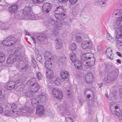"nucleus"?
<instances>
[{
    "label": "nucleus",
    "instance_id": "f257e3e1",
    "mask_svg": "<svg viewBox=\"0 0 122 122\" xmlns=\"http://www.w3.org/2000/svg\"><path fill=\"white\" fill-rule=\"evenodd\" d=\"M15 54L10 55L7 58L6 61L7 63L8 64H10L15 62L16 60L18 62L17 63V67L18 70L20 71H25L28 68L27 64L22 61L19 62L22 59V55L23 52H21V50L20 49L15 50Z\"/></svg>",
    "mask_w": 122,
    "mask_h": 122
},
{
    "label": "nucleus",
    "instance_id": "f03ea898",
    "mask_svg": "<svg viewBox=\"0 0 122 122\" xmlns=\"http://www.w3.org/2000/svg\"><path fill=\"white\" fill-rule=\"evenodd\" d=\"M81 59L83 64L88 68L93 66L95 63V59L93 54L86 53L81 56Z\"/></svg>",
    "mask_w": 122,
    "mask_h": 122
},
{
    "label": "nucleus",
    "instance_id": "7ed1b4c3",
    "mask_svg": "<svg viewBox=\"0 0 122 122\" xmlns=\"http://www.w3.org/2000/svg\"><path fill=\"white\" fill-rule=\"evenodd\" d=\"M110 110L112 114L116 118L118 119L122 122V113L121 111L118 106L116 105L115 103H111L109 105Z\"/></svg>",
    "mask_w": 122,
    "mask_h": 122
},
{
    "label": "nucleus",
    "instance_id": "20e7f679",
    "mask_svg": "<svg viewBox=\"0 0 122 122\" xmlns=\"http://www.w3.org/2000/svg\"><path fill=\"white\" fill-rule=\"evenodd\" d=\"M32 9L30 6L25 7L23 11V13L27 19L36 20L41 18L40 15H34L32 14Z\"/></svg>",
    "mask_w": 122,
    "mask_h": 122
},
{
    "label": "nucleus",
    "instance_id": "39448f33",
    "mask_svg": "<svg viewBox=\"0 0 122 122\" xmlns=\"http://www.w3.org/2000/svg\"><path fill=\"white\" fill-rule=\"evenodd\" d=\"M18 87L20 88L19 90L20 91H22L24 87V86L22 84V82H18L17 80V82L14 81H10L7 83L5 86V88L9 90L15 89Z\"/></svg>",
    "mask_w": 122,
    "mask_h": 122
},
{
    "label": "nucleus",
    "instance_id": "423d86ee",
    "mask_svg": "<svg viewBox=\"0 0 122 122\" xmlns=\"http://www.w3.org/2000/svg\"><path fill=\"white\" fill-rule=\"evenodd\" d=\"M119 74L118 70L115 69L110 72L107 77L103 79V81L105 84H109L112 81H114L116 80Z\"/></svg>",
    "mask_w": 122,
    "mask_h": 122
},
{
    "label": "nucleus",
    "instance_id": "0eeeda50",
    "mask_svg": "<svg viewBox=\"0 0 122 122\" xmlns=\"http://www.w3.org/2000/svg\"><path fill=\"white\" fill-rule=\"evenodd\" d=\"M47 99V96L46 94L41 93L36 96L34 98L31 99V103L33 105L37 103L42 104L46 102Z\"/></svg>",
    "mask_w": 122,
    "mask_h": 122
},
{
    "label": "nucleus",
    "instance_id": "6e6552de",
    "mask_svg": "<svg viewBox=\"0 0 122 122\" xmlns=\"http://www.w3.org/2000/svg\"><path fill=\"white\" fill-rule=\"evenodd\" d=\"M57 109L60 113L62 115H69L71 112L69 107L65 104H61L58 106Z\"/></svg>",
    "mask_w": 122,
    "mask_h": 122
},
{
    "label": "nucleus",
    "instance_id": "1a4fd4ad",
    "mask_svg": "<svg viewBox=\"0 0 122 122\" xmlns=\"http://www.w3.org/2000/svg\"><path fill=\"white\" fill-rule=\"evenodd\" d=\"M17 39L12 36H10L4 39L2 41V44L4 45L8 46L13 45L17 42Z\"/></svg>",
    "mask_w": 122,
    "mask_h": 122
},
{
    "label": "nucleus",
    "instance_id": "9d476101",
    "mask_svg": "<svg viewBox=\"0 0 122 122\" xmlns=\"http://www.w3.org/2000/svg\"><path fill=\"white\" fill-rule=\"evenodd\" d=\"M64 7L63 6H59L56 7L55 11V17L58 20H60L63 18L62 16H64L65 14L63 13L64 12Z\"/></svg>",
    "mask_w": 122,
    "mask_h": 122
},
{
    "label": "nucleus",
    "instance_id": "9b49d317",
    "mask_svg": "<svg viewBox=\"0 0 122 122\" xmlns=\"http://www.w3.org/2000/svg\"><path fill=\"white\" fill-rule=\"evenodd\" d=\"M53 96L58 99L62 98L63 94L61 90L59 89L53 88L51 90Z\"/></svg>",
    "mask_w": 122,
    "mask_h": 122
},
{
    "label": "nucleus",
    "instance_id": "f8f14e48",
    "mask_svg": "<svg viewBox=\"0 0 122 122\" xmlns=\"http://www.w3.org/2000/svg\"><path fill=\"white\" fill-rule=\"evenodd\" d=\"M52 5L50 3H45L43 6L42 12L44 14L48 13L51 10Z\"/></svg>",
    "mask_w": 122,
    "mask_h": 122
},
{
    "label": "nucleus",
    "instance_id": "ddd939ff",
    "mask_svg": "<svg viewBox=\"0 0 122 122\" xmlns=\"http://www.w3.org/2000/svg\"><path fill=\"white\" fill-rule=\"evenodd\" d=\"M93 45V43L90 41H84L81 44L82 47L84 49H90L92 47Z\"/></svg>",
    "mask_w": 122,
    "mask_h": 122
},
{
    "label": "nucleus",
    "instance_id": "4468645a",
    "mask_svg": "<svg viewBox=\"0 0 122 122\" xmlns=\"http://www.w3.org/2000/svg\"><path fill=\"white\" fill-rule=\"evenodd\" d=\"M62 26L61 24L60 23H58L55 25L53 31L52 32V35L53 36H56L59 34L58 31L61 29Z\"/></svg>",
    "mask_w": 122,
    "mask_h": 122
},
{
    "label": "nucleus",
    "instance_id": "2eb2a0df",
    "mask_svg": "<svg viewBox=\"0 0 122 122\" xmlns=\"http://www.w3.org/2000/svg\"><path fill=\"white\" fill-rule=\"evenodd\" d=\"M85 77V81L86 83L89 84L92 83L94 78L92 73H88L86 74Z\"/></svg>",
    "mask_w": 122,
    "mask_h": 122
},
{
    "label": "nucleus",
    "instance_id": "dca6fc26",
    "mask_svg": "<svg viewBox=\"0 0 122 122\" xmlns=\"http://www.w3.org/2000/svg\"><path fill=\"white\" fill-rule=\"evenodd\" d=\"M44 111V107L42 105H38L36 107V113L39 115H42Z\"/></svg>",
    "mask_w": 122,
    "mask_h": 122
},
{
    "label": "nucleus",
    "instance_id": "f3484780",
    "mask_svg": "<svg viewBox=\"0 0 122 122\" xmlns=\"http://www.w3.org/2000/svg\"><path fill=\"white\" fill-rule=\"evenodd\" d=\"M40 86L37 82L32 84L30 86V90L32 92H37L40 88Z\"/></svg>",
    "mask_w": 122,
    "mask_h": 122
},
{
    "label": "nucleus",
    "instance_id": "a211bd4d",
    "mask_svg": "<svg viewBox=\"0 0 122 122\" xmlns=\"http://www.w3.org/2000/svg\"><path fill=\"white\" fill-rule=\"evenodd\" d=\"M106 54L107 58L112 60L113 58V54L112 50L110 48H107L106 51Z\"/></svg>",
    "mask_w": 122,
    "mask_h": 122
},
{
    "label": "nucleus",
    "instance_id": "6ab92c4d",
    "mask_svg": "<svg viewBox=\"0 0 122 122\" xmlns=\"http://www.w3.org/2000/svg\"><path fill=\"white\" fill-rule=\"evenodd\" d=\"M18 8V5L16 4H14L9 7L8 10L9 12L11 13H15L17 12Z\"/></svg>",
    "mask_w": 122,
    "mask_h": 122
},
{
    "label": "nucleus",
    "instance_id": "aec40b11",
    "mask_svg": "<svg viewBox=\"0 0 122 122\" xmlns=\"http://www.w3.org/2000/svg\"><path fill=\"white\" fill-rule=\"evenodd\" d=\"M56 45L55 48L56 49H59L61 48L62 46V41L60 38L56 39Z\"/></svg>",
    "mask_w": 122,
    "mask_h": 122
},
{
    "label": "nucleus",
    "instance_id": "412c9836",
    "mask_svg": "<svg viewBox=\"0 0 122 122\" xmlns=\"http://www.w3.org/2000/svg\"><path fill=\"white\" fill-rule=\"evenodd\" d=\"M44 56L46 61L52 60V55L48 51H46L44 54Z\"/></svg>",
    "mask_w": 122,
    "mask_h": 122
},
{
    "label": "nucleus",
    "instance_id": "4be33fe9",
    "mask_svg": "<svg viewBox=\"0 0 122 122\" xmlns=\"http://www.w3.org/2000/svg\"><path fill=\"white\" fill-rule=\"evenodd\" d=\"M37 38L39 41H45L48 38V37L46 34H42L37 37Z\"/></svg>",
    "mask_w": 122,
    "mask_h": 122
},
{
    "label": "nucleus",
    "instance_id": "5701e85b",
    "mask_svg": "<svg viewBox=\"0 0 122 122\" xmlns=\"http://www.w3.org/2000/svg\"><path fill=\"white\" fill-rule=\"evenodd\" d=\"M69 75V72L65 70H62L60 73L61 77L62 79H63L67 78Z\"/></svg>",
    "mask_w": 122,
    "mask_h": 122
},
{
    "label": "nucleus",
    "instance_id": "b1692460",
    "mask_svg": "<svg viewBox=\"0 0 122 122\" xmlns=\"http://www.w3.org/2000/svg\"><path fill=\"white\" fill-rule=\"evenodd\" d=\"M54 73L53 71L51 69H48L46 72V77L48 79H50L54 76Z\"/></svg>",
    "mask_w": 122,
    "mask_h": 122
},
{
    "label": "nucleus",
    "instance_id": "393cba45",
    "mask_svg": "<svg viewBox=\"0 0 122 122\" xmlns=\"http://www.w3.org/2000/svg\"><path fill=\"white\" fill-rule=\"evenodd\" d=\"M119 16L116 21V22L117 25L119 27H122V16Z\"/></svg>",
    "mask_w": 122,
    "mask_h": 122
},
{
    "label": "nucleus",
    "instance_id": "a878e982",
    "mask_svg": "<svg viewBox=\"0 0 122 122\" xmlns=\"http://www.w3.org/2000/svg\"><path fill=\"white\" fill-rule=\"evenodd\" d=\"M51 61H46L45 63V66L46 68L48 69H51L52 67V64Z\"/></svg>",
    "mask_w": 122,
    "mask_h": 122
},
{
    "label": "nucleus",
    "instance_id": "bb28decb",
    "mask_svg": "<svg viewBox=\"0 0 122 122\" xmlns=\"http://www.w3.org/2000/svg\"><path fill=\"white\" fill-rule=\"evenodd\" d=\"M74 65L75 67L77 69H81L82 68L81 62L79 61L76 60L75 61Z\"/></svg>",
    "mask_w": 122,
    "mask_h": 122
},
{
    "label": "nucleus",
    "instance_id": "cd10ccee",
    "mask_svg": "<svg viewBox=\"0 0 122 122\" xmlns=\"http://www.w3.org/2000/svg\"><path fill=\"white\" fill-rule=\"evenodd\" d=\"M55 23V21L52 18H49L46 22L47 25L50 26H52L53 25H54Z\"/></svg>",
    "mask_w": 122,
    "mask_h": 122
},
{
    "label": "nucleus",
    "instance_id": "c85d7f7f",
    "mask_svg": "<svg viewBox=\"0 0 122 122\" xmlns=\"http://www.w3.org/2000/svg\"><path fill=\"white\" fill-rule=\"evenodd\" d=\"M32 110L31 108L29 107H26L24 108H22V112L27 113L31 112Z\"/></svg>",
    "mask_w": 122,
    "mask_h": 122
},
{
    "label": "nucleus",
    "instance_id": "c756f323",
    "mask_svg": "<svg viewBox=\"0 0 122 122\" xmlns=\"http://www.w3.org/2000/svg\"><path fill=\"white\" fill-rule=\"evenodd\" d=\"M70 58L72 61H75L76 60V57L75 54L73 52L71 53L70 55Z\"/></svg>",
    "mask_w": 122,
    "mask_h": 122
},
{
    "label": "nucleus",
    "instance_id": "7c9ffc66",
    "mask_svg": "<svg viewBox=\"0 0 122 122\" xmlns=\"http://www.w3.org/2000/svg\"><path fill=\"white\" fill-rule=\"evenodd\" d=\"M66 59L65 56L63 55L59 57V61L60 62L63 64L65 63L66 61Z\"/></svg>",
    "mask_w": 122,
    "mask_h": 122
},
{
    "label": "nucleus",
    "instance_id": "2f4dec72",
    "mask_svg": "<svg viewBox=\"0 0 122 122\" xmlns=\"http://www.w3.org/2000/svg\"><path fill=\"white\" fill-rule=\"evenodd\" d=\"M96 1L97 4L101 5L106 4L107 0H96Z\"/></svg>",
    "mask_w": 122,
    "mask_h": 122
},
{
    "label": "nucleus",
    "instance_id": "473e14b6",
    "mask_svg": "<svg viewBox=\"0 0 122 122\" xmlns=\"http://www.w3.org/2000/svg\"><path fill=\"white\" fill-rule=\"evenodd\" d=\"M113 15L117 16L118 15L120 16H122V10H116L113 12Z\"/></svg>",
    "mask_w": 122,
    "mask_h": 122
},
{
    "label": "nucleus",
    "instance_id": "72a5a7b5",
    "mask_svg": "<svg viewBox=\"0 0 122 122\" xmlns=\"http://www.w3.org/2000/svg\"><path fill=\"white\" fill-rule=\"evenodd\" d=\"M12 112L14 113L13 115H20V114L22 113V108L21 109L19 108L17 109L16 111L14 110L12 111Z\"/></svg>",
    "mask_w": 122,
    "mask_h": 122
},
{
    "label": "nucleus",
    "instance_id": "f704fd0d",
    "mask_svg": "<svg viewBox=\"0 0 122 122\" xmlns=\"http://www.w3.org/2000/svg\"><path fill=\"white\" fill-rule=\"evenodd\" d=\"M76 48V46L75 43H72L70 45L69 49L71 51L75 50Z\"/></svg>",
    "mask_w": 122,
    "mask_h": 122
},
{
    "label": "nucleus",
    "instance_id": "c9c22d12",
    "mask_svg": "<svg viewBox=\"0 0 122 122\" xmlns=\"http://www.w3.org/2000/svg\"><path fill=\"white\" fill-rule=\"evenodd\" d=\"M83 34H81L80 36H76V42L79 43L81 41V37H83L84 36Z\"/></svg>",
    "mask_w": 122,
    "mask_h": 122
},
{
    "label": "nucleus",
    "instance_id": "e433bc0d",
    "mask_svg": "<svg viewBox=\"0 0 122 122\" xmlns=\"http://www.w3.org/2000/svg\"><path fill=\"white\" fill-rule=\"evenodd\" d=\"M107 38L109 41L111 42H113L114 41V38L108 33H107Z\"/></svg>",
    "mask_w": 122,
    "mask_h": 122
},
{
    "label": "nucleus",
    "instance_id": "4c0bfd02",
    "mask_svg": "<svg viewBox=\"0 0 122 122\" xmlns=\"http://www.w3.org/2000/svg\"><path fill=\"white\" fill-rule=\"evenodd\" d=\"M107 70L109 71L114 68V66L112 64L110 63L108 64L106 66Z\"/></svg>",
    "mask_w": 122,
    "mask_h": 122
},
{
    "label": "nucleus",
    "instance_id": "58836bf2",
    "mask_svg": "<svg viewBox=\"0 0 122 122\" xmlns=\"http://www.w3.org/2000/svg\"><path fill=\"white\" fill-rule=\"evenodd\" d=\"M54 84L56 85L59 86L60 85V80L58 78H56L55 80H54Z\"/></svg>",
    "mask_w": 122,
    "mask_h": 122
},
{
    "label": "nucleus",
    "instance_id": "ea45409f",
    "mask_svg": "<svg viewBox=\"0 0 122 122\" xmlns=\"http://www.w3.org/2000/svg\"><path fill=\"white\" fill-rule=\"evenodd\" d=\"M5 59V56L3 53L0 52V62H3Z\"/></svg>",
    "mask_w": 122,
    "mask_h": 122
},
{
    "label": "nucleus",
    "instance_id": "a19ab883",
    "mask_svg": "<svg viewBox=\"0 0 122 122\" xmlns=\"http://www.w3.org/2000/svg\"><path fill=\"white\" fill-rule=\"evenodd\" d=\"M117 43L118 46H122V37L117 40Z\"/></svg>",
    "mask_w": 122,
    "mask_h": 122
},
{
    "label": "nucleus",
    "instance_id": "79ce46f5",
    "mask_svg": "<svg viewBox=\"0 0 122 122\" xmlns=\"http://www.w3.org/2000/svg\"><path fill=\"white\" fill-rule=\"evenodd\" d=\"M37 77L39 80H41L42 78V76L41 73L39 72L36 73Z\"/></svg>",
    "mask_w": 122,
    "mask_h": 122
},
{
    "label": "nucleus",
    "instance_id": "37998d69",
    "mask_svg": "<svg viewBox=\"0 0 122 122\" xmlns=\"http://www.w3.org/2000/svg\"><path fill=\"white\" fill-rule=\"evenodd\" d=\"M31 65L33 68L36 66V61L34 58H32L31 61Z\"/></svg>",
    "mask_w": 122,
    "mask_h": 122
},
{
    "label": "nucleus",
    "instance_id": "c03bdc74",
    "mask_svg": "<svg viewBox=\"0 0 122 122\" xmlns=\"http://www.w3.org/2000/svg\"><path fill=\"white\" fill-rule=\"evenodd\" d=\"M44 0H32L33 3L34 4H40Z\"/></svg>",
    "mask_w": 122,
    "mask_h": 122
},
{
    "label": "nucleus",
    "instance_id": "a18cd8bd",
    "mask_svg": "<svg viewBox=\"0 0 122 122\" xmlns=\"http://www.w3.org/2000/svg\"><path fill=\"white\" fill-rule=\"evenodd\" d=\"M115 37L116 39H119V38H121V37H122V34H115Z\"/></svg>",
    "mask_w": 122,
    "mask_h": 122
},
{
    "label": "nucleus",
    "instance_id": "49530a36",
    "mask_svg": "<svg viewBox=\"0 0 122 122\" xmlns=\"http://www.w3.org/2000/svg\"><path fill=\"white\" fill-rule=\"evenodd\" d=\"M122 30H121L119 28H117L115 30V34H122Z\"/></svg>",
    "mask_w": 122,
    "mask_h": 122
},
{
    "label": "nucleus",
    "instance_id": "de8ad7c7",
    "mask_svg": "<svg viewBox=\"0 0 122 122\" xmlns=\"http://www.w3.org/2000/svg\"><path fill=\"white\" fill-rule=\"evenodd\" d=\"M62 26H68L70 25V23L68 21H65L61 24Z\"/></svg>",
    "mask_w": 122,
    "mask_h": 122
},
{
    "label": "nucleus",
    "instance_id": "09e8293b",
    "mask_svg": "<svg viewBox=\"0 0 122 122\" xmlns=\"http://www.w3.org/2000/svg\"><path fill=\"white\" fill-rule=\"evenodd\" d=\"M66 122H73V119L69 117H66L65 118Z\"/></svg>",
    "mask_w": 122,
    "mask_h": 122
},
{
    "label": "nucleus",
    "instance_id": "8fccbe9b",
    "mask_svg": "<svg viewBox=\"0 0 122 122\" xmlns=\"http://www.w3.org/2000/svg\"><path fill=\"white\" fill-rule=\"evenodd\" d=\"M1 90L0 89V100H2L4 99V96L2 93Z\"/></svg>",
    "mask_w": 122,
    "mask_h": 122
},
{
    "label": "nucleus",
    "instance_id": "3c124183",
    "mask_svg": "<svg viewBox=\"0 0 122 122\" xmlns=\"http://www.w3.org/2000/svg\"><path fill=\"white\" fill-rule=\"evenodd\" d=\"M69 1L71 4L74 5L76 3L78 0H69Z\"/></svg>",
    "mask_w": 122,
    "mask_h": 122
},
{
    "label": "nucleus",
    "instance_id": "603ef678",
    "mask_svg": "<svg viewBox=\"0 0 122 122\" xmlns=\"http://www.w3.org/2000/svg\"><path fill=\"white\" fill-rule=\"evenodd\" d=\"M36 81V79L34 77H32L31 78L29 79L28 82H30V83H33L35 82Z\"/></svg>",
    "mask_w": 122,
    "mask_h": 122
},
{
    "label": "nucleus",
    "instance_id": "864d4df0",
    "mask_svg": "<svg viewBox=\"0 0 122 122\" xmlns=\"http://www.w3.org/2000/svg\"><path fill=\"white\" fill-rule=\"evenodd\" d=\"M97 49L98 51L99 52H100L102 50V48L101 45H99L97 47Z\"/></svg>",
    "mask_w": 122,
    "mask_h": 122
},
{
    "label": "nucleus",
    "instance_id": "5fc2aeb1",
    "mask_svg": "<svg viewBox=\"0 0 122 122\" xmlns=\"http://www.w3.org/2000/svg\"><path fill=\"white\" fill-rule=\"evenodd\" d=\"M79 12V11L73 9L72 10L73 13L74 14V15H77Z\"/></svg>",
    "mask_w": 122,
    "mask_h": 122
},
{
    "label": "nucleus",
    "instance_id": "6e6d98bb",
    "mask_svg": "<svg viewBox=\"0 0 122 122\" xmlns=\"http://www.w3.org/2000/svg\"><path fill=\"white\" fill-rule=\"evenodd\" d=\"M38 56H39L37 57V59L39 61H41L42 60V56L40 55L39 54L38 55Z\"/></svg>",
    "mask_w": 122,
    "mask_h": 122
},
{
    "label": "nucleus",
    "instance_id": "4d7b16f0",
    "mask_svg": "<svg viewBox=\"0 0 122 122\" xmlns=\"http://www.w3.org/2000/svg\"><path fill=\"white\" fill-rule=\"evenodd\" d=\"M11 112H10V111L8 110H6L5 112V114L7 116H9L10 115V114H11Z\"/></svg>",
    "mask_w": 122,
    "mask_h": 122
},
{
    "label": "nucleus",
    "instance_id": "13d9d810",
    "mask_svg": "<svg viewBox=\"0 0 122 122\" xmlns=\"http://www.w3.org/2000/svg\"><path fill=\"white\" fill-rule=\"evenodd\" d=\"M120 98L121 101L122 102V88L120 90Z\"/></svg>",
    "mask_w": 122,
    "mask_h": 122
},
{
    "label": "nucleus",
    "instance_id": "bf43d9fd",
    "mask_svg": "<svg viewBox=\"0 0 122 122\" xmlns=\"http://www.w3.org/2000/svg\"><path fill=\"white\" fill-rule=\"evenodd\" d=\"M11 107L12 109H15L16 108L17 106L15 104H12L11 105Z\"/></svg>",
    "mask_w": 122,
    "mask_h": 122
},
{
    "label": "nucleus",
    "instance_id": "052dcab7",
    "mask_svg": "<svg viewBox=\"0 0 122 122\" xmlns=\"http://www.w3.org/2000/svg\"><path fill=\"white\" fill-rule=\"evenodd\" d=\"M71 89H69V90H68L67 91V94L68 96H70L71 95V93L70 92Z\"/></svg>",
    "mask_w": 122,
    "mask_h": 122
},
{
    "label": "nucleus",
    "instance_id": "680f3d73",
    "mask_svg": "<svg viewBox=\"0 0 122 122\" xmlns=\"http://www.w3.org/2000/svg\"><path fill=\"white\" fill-rule=\"evenodd\" d=\"M3 111V109L2 107L0 106V114L2 113Z\"/></svg>",
    "mask_w": 122,
    "mask_h": 122
},
{
    "label": "nucleus",
    "instance_id": "e2e57ef3",
    "mask_svg": "<svg viewBox=\"0 0 122 122\" xmlns=\"http://www.w3.org/2000/svg\"><path fill=\"white\" fill-rule=\"evenodd\" d=\"M2 30H5L7 29L8 28V27L7 26H3L1 27Z\"/></svg>",
    "mask_w": 122,
    "mask_h": 122
},
{
    "label": "nucleus",
    "instance_id": "0e129e2a",
    "mask_svg": "<svg viewBox=\"0 0 122 122\" xmlns=\"http://www.w3.org/2000/svg\"><path fill=\"white\" fill-rule=\"evenodd\" d=\"M103 85L102 83L101 82L100 84H99L98 86H99V88H100Z\"/></svg>",
    "mask_w": 122,
    "mask_h": 122
},
{
    "label": "nucleus",
    "instance_id": "69168bd1",
    "mask_svg": "<svg viewBox=\"0 0 122 122\" xmlns=\"http://www.w3.org/2000/svg\"><path fill=\"white\" fill-rule=\"evenodd\" d=\"M68 0H59L60 2L63 3H64L67 1Z\"/></svg>",
    "mask_w": 122,
    "mask_h": 122
},
{
    "label": "nucleus",
    "instance_id": "338daca9",
    "mask_svg": "<svg viewBox=\"0 0 122 122\" xmlns=\"http://www.w3.org/2000/svg\"><path fill=\"white\" fill-rule=\"evenodd\" d=\"M117 62L120 64H121V61L119 59H117L116 60Z\"/></svg>",
    "mask_w": 122,
    "mask_h": 122
},
{
    "label": "nucleus",
    "instance_id": "774afa93",
    "mask_svg": "<svg viewBox=\"0 0 122 122\" xmlns=\"http://www.w3.org/2000/svg\"><path fill=\"white\" fill-rule=\"evenodd\" d=\"M117 55L119 56L120 57H121L122 56V55L119 52H117Z\"/></svg>",
    "mask_w": 122,
    "mask_h": 122
}]
</instances>
